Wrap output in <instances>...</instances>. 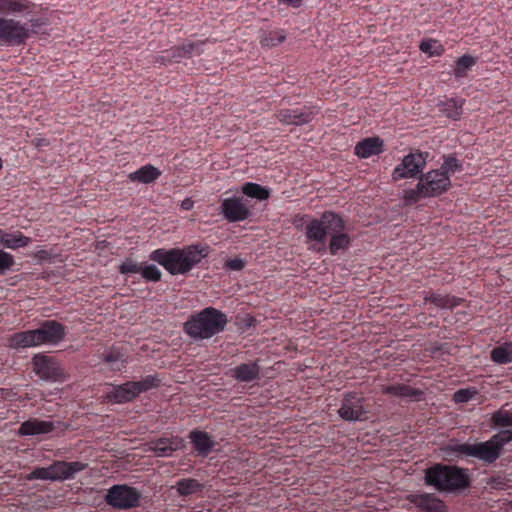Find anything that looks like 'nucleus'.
<instances>
[{
	"mask_svg": "<svg viewBox=\"0 0 512 512\" xmlns=\"http://www.w3.org/2000/svg\"><path fill=\"white\" fill-rule=\"evenodd\" d=\"M346 223L343 217L331 210L322 213L318 218H312L307 221L304 228L307 243H313L308 246V250L319 254L326 252V239L329 238V253L337 255L340 251L347 250L351 245V238L345 232Z\"/></svg>",
	"mask_w": 512,
	"mask_h": 512,
	"instance_id": "1",
	"label": "nucleus"
},
{
	"mask_svg": "<svg viewBox=\"0 0 512 512\" xmlns=\"http://www.w3.org/2000/svg\"><path fill=\"white\" fill-rule=\"evenodd\" d=\"M208 256V246L192 244L184 248H158L149 254V260L162 266L171 275H187Z\"/></svg>",
	"mask_w": 512,
	"mask_h": 512,
	"instance_id": "2",
	"label": "nucleus"
},
{
	"mask_svg": "<svg viewBox=\"0 0 512 512\" xmlns=\"http://www.w3.org/2000/svg\"><path fill=\"white\" fill-rule=\"evenodd\" d=\"M512 439L511 430H501L490 439L478 443H457L453 440L444 447L448 456L468 459H477L480 462L493 464L501 456L502 449Z\"/></svg>",
	"mask_w": 512,
	"mask_h": 512,
	"instance_id": "3",
	"label": "nucleus"
},
{
	"mask_svg": "<svg viewBox=\"0 0 512 512\" xmlns=\"http://www.w3.org/2000/svg\"><path fill=\"white\" fill-rule=\"evenodd\" d=\"M425 484L439 492H462L470 486L469 470L456 465L435 463L425 470Z\"/></svg>",
	"mask_w": 512,
	"mask_h": 512,
	"instance_id": "4",
	"label": "nucleus"
},
{
	"mask_svg": "<svg viewBox=\"0 0 512 512\" xmlns=\"http://www.w3.org/2000/svg\"><path fill=\"white\" fill-rule=\"evenodd\" d=\"M65 338V327L56 320H46L32 330L16 332L8 339V347L12 349H27L45 344H57Z\"/></svg>",
	"mask_w": 512,
	"mask_h": 512,
	"instance_id": "5",
	"label": "nucleus"
},
{
	"mask_svg": "<svg viewBox=\"0 0 512 512\" xmlns=\"http://www.w3.org/2000/svg\"><path fill=\"white\" fill-rule=\"evenodd\" d=\"M227 316L215 307H206L189 316L183 330L195 340H207L224 331Z\"/></svg>",
	"mask_w": 512,
	"mask_h": 512,
	"instance_id": "6",
	"label": "nucleus"
},
{
	"mask_svg": "<svg viewBox=\"0 0 512 512\" xmlns=\"http://www.w3.org/2000/svg\"><path fill=\"white\" fill-rule=\"evenodd\" d=\"M161 380L155 375H147L138 382H126L122 385L113 386L107 397L110 401L117 403L131 402L141 393L150 389H157Z\"/></svg>",
	"mask_w": 512,
	"mask_h": 512,
	"instance_id": "7",
	"label": "nucleus"
},
{
	"mask_svg": "<svg viewBox=\"0 0 512 512\" xmlns=\"http://www.w3.org/2000/svg\"><path fill=\"white\" fill-rule=\"evenodd\" d=\"M428 152L416 150L404 155L399 165L392 170V180L401 181L403 179H414L424 175L423 170L426 167Z\"/></svg>",
	"mask_w": 512,
	"mask_h": 512,
	"instance_id": "8",
	"label": "nucleus"
},
{
	"mask_svg": "<svg viewBox=\"0 0 512 512\" xmlns=\"http://www.w3.org/2000/svg\"><path fill=\"white\" fill-rule=\"evenodd\" d=\"M105 502L120 510L136 508L140 503V492L128 485H113L105 495Z\"/></svg>",
	"mask_w": 512,
	"mask_h": 512,
	"instance_id": "9",
	"label": "nucleus"
},
{
	"mask_svg": "<svg viewBox=\"0 0 512 512\" xmlns=\"http://www.w3.org/2000/svg\"><path fill=\"white\" fill-rule=\"evenodd\" d=\"M27 24L13 18H0V46H19L28 38Z\"/></svg>",
	"mask_w": 512,
	"mask_h": 512,
	"instance_id": "10",
	"label": "nucleus"
},
{
	"mask_svg": "<svg viewBox=\"0 0 512 512\" xmlns=\"http://www.w3.org/2000/svg\"><path fill=\"white\" fill-rule=\"evenodd\" d=\"M368 409L364 405V397L357 392H348L342 397L341 407L338 409L339 417L344 421H365Z\"/></svg>",
	"mask_w": 512,
	"mask_h": 512,
	"instance_id": "11",
	"label": "nucleus"
},
{
	"mask_svg": "<svg viewBox=\"0 0 512 512\" xmlns=\"http://www.w3.org/2000/svg\"><path fill=\"white\" fill-rule=\"evenodd\" d=\"M419 182L416 188L424 190L429 194L442 196L451 188V179L448 175L438 171H428L425 174L417 176Z\"/></svg>",
	"mask_w": 512,
	"mask_h": 512,
	"instance_id": "12",
	"label": "nucleus"
},
{
	"mask_svg": "<svg viewBox=\"0 0 512 512\" xmlns=\"http://www.w3.org/2000/svg\"><path fill=\"white\" fill-rule=\"evenodd\" d=\"M220 213L229 223L241 222L251 217V209L242 196L224 198L220 203Z\"/></svg>",
	"mask_w": 512,
	"mask_h": 512,
	"instance_id": "13",
	"label": "nucleus"
},
{
	"mask_svg": "<svg viewBox=\"0 0 512 512\" xmlns=\"http://www.w3.org/2000/svg\"><path fill=\"white\" fill-rule=\"evenodd\" d=\"M33 372L40 379L57 382L62 378V369L58 361L48 355L37 354L32 358Z\"/></svg>",
	"mask_w": 512,
	"mask_h": 512,
	"instance_id": "14",
	"label": "nucleus"
},
{
	"mask_svg": "<svg viewBox=\"0 0 512 512\" xmlns=\"http://www.w3.org/2000/svg\"><path fill=\"white\" fill-rule=\"evenodd\" d=\"M318 114V110L311 106H303L301 108H286L278 111L276 117L282 124L303 126L311 122L314 116Z\"/></svg>",
	"mask_w": 512,
	"mask_h": 512,
	"instance_id": "15",
	"label": "nucleus"
},
{
	"mask_svg": "<svg viewBox=\"0 0 512 512\" xmlns=\"http://www.w3.org/2000/svg\"><path fill=\"white\" fill-rule=\"evenodd\" d=\"M407 501L413 504L421 512H445L446 506L441 499L434 494L413 493L407 495Z\"/></svg>",
	"mask_w": 512,
	"mask_h": 512,
	"instance_id": "16",
	"label": "nucleus"
},
{
	"mask_svg": "<svg viewBox=\"0 0 512 512\" xmlns=\"http://www.w3.org/2000/svg\"><path fill=\"white\" fill-rule=\"evenodd\" d=\"M40 469L47 470L49 476L56 477L58 481H64L74 478L76 473L86 469V464L57 460L48 467H40Z\"/></svg>",
	"mask_w": 512,
	"mask_h": 512,
	"instance_id": "17",
	"label": "nucleus"
},
{
	"mask_svg": "<svg viewBox=\"0 0 512 512\" xmlns=\"http://www.w3.org/2000/svg\"><path fill=\"white\" fill-rule=\"evenodd\" d=\"M55 430V424L51 421L30 418L18 427L17 435L20 437L38 436L50 434Z\"/></svg>",
	"mask_w": 512,
	"mask_h": 512,
	"instance_id": "18",
	"label": "nucleus"
},
{
	"mask_svg": "<svg viewBox=\"0 0 512 512\" xmlns=\"http://www.w3.org/2000/svg\"><path fill=\"white\" fill-rule=\"evenodd\" d=\"M183 446V438L179 436L163 437L149 443V451L157 457H170Z\"/></svg>",
	"mask_w": 512,
	"mask_h": 512,
	"instance_id": "19",
	"label": "nucleus"
},
{
	"mask_svg": "<svg viewBox=\"0 0 512 512\" xmlns=\"http://www.w3.org/2000/svg\"><path fill=\"white\" fill-rule=\"evenodd\" d=\"M261 368L258 360L240 363L236 367L230 369L229 375L239 383H252L259 380Z\"/></svg>",
	"mask_w": 512,
	"mask_h": 512,
	"instance_id": "20",
	"label": "nucleus"
},
{
	"mask_svg": "<svg viewBox=\"0 0 512 512\" xmlns=\"http://www.w3.org/2000/svg\"><path fill=\"white\" fill-rule=\"evenodd\" d=\"M189 439L194 446L196 456L206 458L214 450L215 442L208 433L201 430H192Z\"/></svg>",
	"mask_w": 512,
	"mask_h": 512,
	"instance_id": "21",
	"label": "nucleus"
},
{
	"mask_svg": "<svg viewBox=\"0 0 512 512\" xmlns=\"http://www.w3.org/2000/svg\"><path fill=\"white\" fill-rule=\"evenodd\" d=\"M383 152V140L377 136L369 137L357 142L354 154L359 158H369Z\"/></svg>",
	"mask_w": 512,
	"mask_h": 512,
	"instance_id": "22",
	"label": "nucleus"
},
{
	"mask_svg": "<svg viewBox=\"0 0 512 512\" xmlns=\"http://www.w3.org/2000/svg\"><path fill=\"white\" fill-rule=\"evenodd\" d=\"M382 393L391 395L392 397H400L404 399H411L413 401H420L423 392L418 388H413L406 384H391L382 386Z\"/></svg>",
	"mask_w": 512,
	"mask_h": 512,
	"instance_id": "23",
	"label": "nucleus"
},
{
	"mask_svg": "<svg viewBox=\"0 0 512 512\" xmlns=\"http://www.w3.org/2000/svg\"><path fill=\"white\" fill-rule=\"evenodd\" d=\"M30 242V238L21 231L8 232L0 228V247L16 250L28 246Z\"/></svg>",
	"mask_w": 512,
	"mask_h": 512,
	"instance_id": "24",
	"label": "nucleus"
},
{
	"mask_svg": "<svg viewBox=\"0 0 512 512\" xmlns=\"http://www.w3.org/2000/svg\"><path fill=\"white\" fill-rule=\"evenodd\" d=\"M101 358L114 372H120L125 366V354L120 347L112 346L104 350Z\"/></svg>",
	"mask_w": 512,
	"mask_h": 512,
	"instance_id": "25",
	"label": "nucleus"
},
{
	"mask_svg": "<svg viewBox=\"0 0 512 512\" xmlns=\"http://www.w3.org/2000/svg\"><path fill=\"white\" fill-rule=\"evenodd\" d=\"M33 3L28 0H0V13L6 15H23L29 13Z\"/></svg>",
	"mask_w": 512,
	"mask_h": 512,
	"instance_id": "26",
	"label": "nucleus"
},
{
	"mask_svg": "<svg viewBox=\"0 0 512 512\" xmlns=\"http://www.w3.org/2000/svg\"><path fill=\"white\" fill-rule=\"evenodd\" d=\"M161 176V171L151 164H146L129 174L132 182L150 184Z\"/></svg>",
	"mask_w": 512,
	"mask_h": 512,
	"instance_id": "27",
	"label": "nucleus"
},
{
	"mask_svg": "<svg viewBox=\"0 0 512 512\" xmlns=\"http://www.w3.org/2000/svg\"><path fill=\"white\" fill-rule=\"evenodd\" d=\"M176 491L180 497H188L202 492L203 484L195 478H180L176 482Z\"/></svg>",
	"mask_w": 512,
	"mask_h": 512,
	"instance_id": "28",
	"label": "nucleus"
},
{
	"mask_svg": "<svg viewBox=\"0 0 512 512\" xmlns=\"http://www.w3.org/2000/svg\"><path fill=\"white\" fill-rule=\"evenodd\" d=\"M425 302H429L442 309H453L460 305L461 299L448 294L431 293L425 297Z\"/></svg>",
	"mask_w": 512,
	"mask_h": 512,
	"instance_id": "29",
	"label": "nucleus"
},
{
	"mask_svg": "<svg viewBox=\"0 0 512 512\" xmlns=\"http://www.w3.org/2000/svg\"><path fill=\"white\" fill-rule=\"evenodd\" d=\"M241 192L245 196L258 201H267V199L270 198V189L255 182H246L242 184Z\"/></svg>",
	"mask_w": 512,
	"mask_h": 512,
	"instance_id": "30",
	"label": "nucleus"
},
{
	"mask_svg": "<svg viewBox=\"0 0 512 512\" xmlns=\"http://www.w3.org/2000/svg\"><path fill=\"white\" fill-rule=\"evenodd\" d=\"M490 358L498 365L512 363V341L504 342V344L491 350Z\"/></svg>",
	"mask_w": 512,
	"mask_h": 512,
	"instance_id": "31",
	"label": "nucleus"
},
{
	"mask_svg": "<svg viewBox=\"0 0 512 512\" xmlns=\"http://www.w3.org/2000/svg\"><path fill=\"white\" fill-rule=\"evenodd\" d=\"M440 111L445 117L452 120H458L461 117V111H463V101L455 98H448L441 102Z\"/></svg>",
	"mask_w": 512,
	"mask_h": 512,
	"instance_id": "32",
	"label": "nucleus"
},
{
	"mask_svg": "<svg viewBox=\"0 0 512 512\" xmlns=\"http://www.w3.org/2000/svg\"><path fill=\"white\" fill-rule=\"evenodd\" d=\"M476 65V58L465 54L459 59L456 60V65H454L453 75L457 79L466 78L467 73L470 69Z\"/></svg>",
	"mask_w": 512,
	"mask_h": 512,
	"instance_id": "33",
	"label": "nucleus"
},
{
	"mask_svg": "<svg viewBox=\"0 0 512 512\" xmlns=\"http://www.w3.org/2000/svg\"><path fill=\"white\" fill-rule=\"evenodd\" d=\"M463 170V164L454 156L448 155L444 157V162L439 169L429 170V171H438L442 172L444 175L451 176L456 172H460Z\"/></svg>",
	"mask_w": 512,
	"mask_h": 512,
	"instance_id": "34",
	"label": "nucleus"
},
{
	"mask_svg": "<svg viewBox=\"0 0 512 512\" xmlns=\"http://www.w3.org/2000/svg\"><path fill=\"white\" fill-rule=\"evenodd\" d=\"M286 39L283 30H272L261 37L260 44L266 48H273L280 45Z\"/></svg>",
	"mask_w": 512,
	"mask_h": 512,
	"instance_id": "35",
	"label": "nucleus"
},
{
	"mask_svg": "<svg viewBox=\"0 0 512 512\" xmlns=\"http://www.w3.org/2000/svg\"><path fill=\"white\" fill-rule=\"evenodd\" d=\"M439 195H435L433 193L425 192L423 189L418 187H414L413 189H407L404 191V202L407 205H414L418 200L422 198H435Z\"/></svg>",
	"mask_w": 512,
	"mask_h": 512,
	"instance_id": "36",
	"label": "nucleus"
},
{
	"mask_svg": "<svg viewBox=\"0 0 512 512\" xmlns=\"http://www.w3.org/2000/svg\"><path fill=\"white\" fill-rule=\"evenodd\" d=\"M491 423L501 428L511 427L512 413L508 410L500 409L491 416Z\"/></svg>",
	"mask_w": 512,
	"mask_h": 512,
	"instance_id": "37",
	"label": "nucleus"
},
{
	"mask_svg": "<svg viewBox=\"0 0 512 512\" xmlns=\"http://www.w3.org/2000/svg\"><path fill=\"white\" fill-rule=\"evenodd\" d=\"M419 50L424 54H428L429 56H440L443 51L442 46L433 39L420 42Z\"/></svg>",
	"mask_w": 512,
	"mask_h": 512,
	"instance_id": "38",
	"label": "nucleus"
},
{
	"mask_svg": "<svg viewBox=\"0 0 512 512\" xmlns=\"http://www.w3.org/2000/svg\"><path fill=\"white\" fill-rule=\"evenodd\" d=\"M206 41H189L182 45L176 46L190 56L200 55L203 52L202 46Z\"/></svg>",
	"mask_w": 512,
	"mask_h": 512,
	"instance_id": "39",
	"label": "nucleus"
},
{
	"mask_svg": "<svg viewBox=\"0 0 512 512\" xmlns=\"http://www.w3.org/2000/svg\"><path fill=\"white\" fill-rule=\"evenodd\" d=\"M15 264L12 254L0 250V276H4Z\"/></svg>",
	"mask_w": 512,
	"mask_h": 512,
	"instance_id": "40",
	"label": "nucleus"
},
{
	"mask_svg": "<svg viewBox=\"0 0 512 512\" xmlns=\"http://www.w3.org/2000/svg\"><path fill=\"white\" fill-rule=\"evenodd\" d=\"M141 270H143V267L132 259L125 260L121 263L120 267H118V271H120L121 275L138 274Z\"/></svg>",
	"mask_w": 512,
	"mask_h": 512,
	"instance_id": "41",
	"label": "nucleus"
},
{
	"mask_svg": "<svg viewBox=\"0 0 512 512\" xmlns=\"http://www.w3.org/2000/svg\"><path fill=\"white\" fill-rule=\"evenodd\" d=\"M139 273H141L145 281L158 282L161 280V271L154 265H148L144 267V269Z\"/></svg>",
	"mask_w": 512,
	"mask_h": 512,
	"instance_id": "42",
	"label": "nucleus"
},
{
	"mask_svg": "<svg viewBox=\"0 0 512 512\" xmlns=\"http://www.w3.org/2000/svg\"><path fill=\"white\" fill-rule=\"evenodd\" d=\"M36 479L45 480V481H51V482H57L58 480L54 476H49V473L47 470H42L40 467H37L32 470V472L28 473L26 475L27 481H33Z\"/></svg>",
	"mask_w": 512,
	"mask_h": 512,
	"instance_id": "43",
	"label": "nucleus"
},
{
	"mask_svg": "<svg viewBox=\"0 0 512 512\" xmlns=\"http://www.w3.org/2000/svg\"><path fill=\"white\" fill-rule=\"evenodd\" d=\"M476 395L474 388L460 389L453 394V401L456 403H467Z\"/></svg>",
	"mask_w": 512,
	"mask_h": 512,
	"instance_id": "44",
	"label": "nucleus"
},
{
	"mask_svg": "<svg viewBox=\"0 0 512 512\" xmlns=\"http://www.w3.org/2000/svg\"><path fill=\"white\" fill-rule=\"evenodd\" d=\"M192 56L185 53L180 48L174 46L170 48V50L166 51V56H163V59L166 58L169 61L178 62L181 59L191 58Z\"/></svg>",
	"mask_w": 512,
	"mask_h": 512,
	"instance_id": "45",
	"label": "nucleus"
},
{
	"mask_svg": "<svg viewBox=\"0 0 512 512\" xmlns=\"http://www.w3.org/2000/svg\"><path fill=\"white\" fill-rule=\"evenodd\" d=\"M224 266L233 271H241L245 267V262L240 258H233L226 261Z\"/></svg>",
	"mask_w": 512,
	"mask_h": 512,
	"instance_id": "46",
	"label": "nucleus"
},
{
	"mask_svg": "<svg viewBox=\"0 0 512 512\" xmlns=\"http://www.w3.org/2000/svg\"><path fill=\"white\" fill-rule=\"evenodd\" d=\"M34 257L38 258L40 261H48L50 260V252L47 250H40L34 254Z\"/></svg>",
	"mask_w": 512,
	"mask_h": 512,
	"instance_id": "47",
	"label": "nucleus"
},
{
	"mask_svg": "<svg viewBox=\"0 0 512 512\" xmlns=\"http://www.w3.org/2000/svg\"><path fill=\"white\" fill-rule=\"evenodd\" d=\"M180 207H182V209L185 211H189L193 207V201L189 198H186L182 201V204H180Z\"/></svg>",
	"mask_w": 512,
	"mask_h": 512,
	"instance_id": "48",
	"label": "nucleus"
},
{
	"mask_svg": "<svg viewBox=\"0 0 512 512\" xmlns=\"http://www.w3.org/2000/svg\"><path fill=\"white\" fill-rule=\"evenodd\" d=\"M282 2L286 3V4H290L294 7H298L299 6V0H281Z\"/></svg>",
	"mask_w": 512,
	"mask_h": 512,
	"instance_id": "49",
	"label": "nucleus"
},
{
	"mask_svg": "<svg viewBox=\"0 0 512 512\" xmlns=\"http://www.w3.org/2000/svg\"><path fill=\"white\" fill-rule=\"evenodd\" d=\"M0 169H2V159H0Z\"/></svg>",
	"mask_w": 512,
	"mask_h": 512,
	"instance_id": "50",
	"label": "nucleus"
}]
</instances>
